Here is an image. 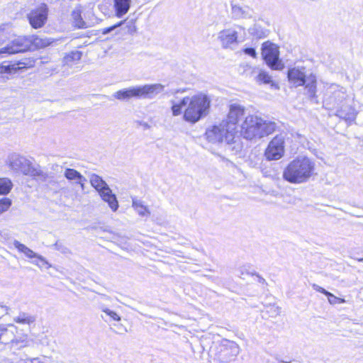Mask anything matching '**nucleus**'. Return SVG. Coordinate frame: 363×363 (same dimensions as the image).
<instances>
[{"label":"nucleus","mask_w":363,"mask_h":363,"mask_svg":"<svg viewBox=\"0 0 363 363\" xmlns=\"http://www.w3.org/2000/svg\"><path fill=\"white\" fill-rule=\"evenodd\" d=\"M133 207L141 216H148L150 215V211L148 208L143 204V202L136 199H133Z\"/></svg>","instance_id":"c85d7f7f"},{"label":"nucleus","mask_w":363,"mask_h":363,"mask_svg":"<svg viewBox=\"0 0 363 363\" xmlns=\"http://www.w3.org/2000/svg\"><path fill=\"white\" fill-rule=\"evenodd\" d=\"M119 27H121L125 33L133 34L136 32V26L135 23L133 20H131L129 21H121L120 23H118L113 26L104 28L101 30V33L102 34L106 35L116 30Z\"/></svg>","instance_id":"a211bd4d"},{"label":"nucleus","mask_w":363,"mask_h":363,"mask_svg":"<svg viewBox=\"0 0 363 363\" xmlns=\"http://www.w3.org/2000/svg\"><path fill=\"white\" fill-rule=\"evenodd\" d=\"M48 7L45 4H41L27 14L30 25L35 29L43 27L48 21Z\"/></svg>","instance_id":"9b49d317"},{"label":"nucleus","mask_w":363,"mask_h":363,"mask_svg":"<svg viewBox=\"0 0 363 363\" xmlns=\"http://www.w3.org/2000/svg\"><path fill=\"white\" fill-rule=\"evenodd\" d=\"M238 34L233 28L224 29L218 33V39L221 46L225 48H231V46L238 43Z\"/></svg>","instance_id":"2eb2a0df"},{"label":"nucleus","mask_w":363,"mask_h":363,"mask_svg":"<svg viewBox=\"0 0 363 363\" xmlns=\"http://www.w3.org/2000/svg\"><path fill=\"white\" fill-rule=\"evenodd\" d=\"M335 116L346 121H354L357 117V111L352 105L346 104V101L342 103L338 108H335Z\"/></svg>","instance_id":"f3484780"},{"label":"nucleus","mask_w":363,"mask_h":363,"mask_svg":"<svg viewBox=\"0 0 363 363\" xmlns=\"http://www.w3.org/2000/svg\"><path fill=\"white\" fill-rule=\"evenodd\" d=\"M81 13L82 12L79 9H75L72 11L71 14L75 26L79 28H84L86 25L85 22L82 19Z\"/></svg>","instance_id":"2f4dec72"},{"label":"nucleus","mask_w":363,"mask_h":363,"mask_svg":"<svg viewBox=\"0 0 363 363\" xmlns=\"http://www.w3.org/2000/svg\"><path fill=\"white\" fill-rule=\"evenodd\" d=\"M249 33L251 35L256 38H264L267 37L268 30L263 29L260 26L255 24L249 28Z\"/></svg>","instance_id":"c756f323"},{"label":"nucleus","mask_w":363,"mask_h":363,"mask_svg":"<svg viewBox=\"0 0 363 363\" xmlns=\"http://www.w3.org/2000/svg\"><path fill=\"white\" fill-rule=\"evenodd\" d=\"M346 89L336 84H330L326 89L323 105L325 108L333 110L347 101Z\"/></svg>","instance_id":"6e6552de"},{"label":"nucleus","mask_w":363,"mask_h":363,"mask_svg":"<svg viewBox=\"0 0 363 363\" xmlns=\"http://www.w3.org/2000/svg\"><path fill=\"white\" fill-rule=\"evenodd\" d=\"M284 138L281 135L275 136L269 143L264 155L267 160H277L284 153Z\"/></svg>","instance_id":"f8f14e48"},{"label":"nucleus","mask_w":363,"mask_h":363,"mask_svg":"<svg viewBox=\"0 0 363 363\" xmlns=\"http://www.w3.org/2000/svg\"><path fill=\"white\" fill-rule=\"evenodd\" d=\"M14 65V69H13V71H16L17 69H19L32 67L34 65V62L33 60L26 59L23 61H20L17 65L18 67H16V65Z\"/></svg>","instance_id":"e433bc0d"},{"label":"nucleus","mask_w":363,"mask_h":363,"mask_svg":"<svg viewBox=\"0 0 363 363\" xmlns=\"http://www.w3.org/2000/svg\"><path fill=\"white\" fill-rule=\"evenodd\" d=\"M244 72H246L250 77H253L255 81L257 84H272L273 82L272 77L264 70L259 69V67H252L248 65L245 66Z\"/></svg>","instance_id":"4468645a"},{"label":"nucleus","mask_w":363,"mask_h":363,"mask_svg":"<svg viewBox=\"0 0 363 363\" xmlns=\"http://www.w3.org/2000/svg\"><path fill=\"white\" fill-rule=\"evenodd\" d=\"M252 274L256 275L257 277V281L259 283L262 284H267L265 279L263 277H260L259 274H257L256 272L252 273Z\"/></svg>","instance_id":"c03bdc74"},{"label":"nucleus","mask_w":363,"mask_h":363,"mask_svg":"<svg viewBox=\"0 0 363 363\" xmlns=\"http://www.w3.org/2000/svg\"><path fill=\"white\" fill-rule=\"evenodd\" d=\"M189 101V97L186 96L182 100L176 104H173L172 106V114L174 116H179L182 113V109L184 106H186Z\"/></svg>","instance_id":"72a5a7b5"},{"label":"nucleus","mask_w":363,"mask_h":363,"mask_svg":"<svg viewBox=\"0 0 363 363\" xmlns=\"http://www.w3.org/2000/svg\"><path fill=\"white\" fill-rule=\"evenodd\" d=\"M0 306L1 308H4L6 314H9V307H7L6 306H3V305H0Z\"/></svg>","instance_id":"de8ad7c7"},{"label":"nucleus","mask_w":363,"mask_h":363,"mask_svg":"<svg viewBox=\"0 0 363 363\" xmlns=\"http://www.w3.org/2000/svg\"><path fill=\"white\" fill-rule=\"evenodd\" d=\"M55 250L61 252L63 254H67L69 252V249L65 246L62 242L57 241L54 245Z\"/></svg>","instance_id":"4c0bfd02"},{"label":"nucleus","mask_w":363,"mask_h":363,"mask_svg":"<svg viewBox=\"0 0 363 363\" xmlns=\"http://www.w3.org/2000/svg\"><path fill=\"white\" fill-rule=\"evenodd\" d=\"M164 86L161 84H145L138 86V98L154 99L157 94L163 91Z\"/></svg>","instance_id":"dca6fc26"},{"label":"nucleus","mask_w":363,"mask_h":363,"mask_svg":"<svg viewBox=\"0 0 363 363\" xmlns=\"http://www.w3.org/2000/svg\"><path fill=\"white\" fill-rule=\"evenodd\" d=\"M262 55L267 65L272 69L281 70L284 65L279 59V48L274 43L265 42L262 44Z\"/></svg>","instance_id":"1a4fd4ad"},{"label":"nucleus","mask_w":363,"mask_h":363,"mask_svg":"<svg viewBox=\"0 0 363 363\" xmlns=\"http://www.w3.org/2000/svg\"><path fill=\"white\" fill-rule=\"evenodd\" d=\"M36 317L25 312H20L16 317L13 318V321L21 325L33 324L35 322Z\"/></svg>","instance_id":"bb28decb"},{"label":"nucleus","mask_w":363,"mask_h":363,"mask_svg":"<svg viewBox=\"0 0 363 363\" xmlns=\"http://www.w3.org/2000/svg\"><path fill=\"white\" fill-rule=\"evenodd\" d=\"M239 352V346L235 342H227L219 346L215 358L220 363H230L235 359Z\"/></svg>","instance_id":"9d476101"},{"label":"nucleus","mask_w":363,"mask_h":363,"mask_svg":"<svg viewBox=\"0 0 363 363\" xmlns=\"http://www.w3.org/2000/svg\"><path fill=\"white\" fill-rule=\"evenodd\" d=\"M211 100L203 94H199L189 97L187 107L184 113V119L189 123H195L205 117L210 108Z\"/></svg>","instance_id":"20e7f679"},{"label":"nucleus","mask_w":363,"mask_h":363,"mask_svg":"<svg viewBox=\"0 0 363 363\" xmlns=\"http://www.w3.org/2000/svg\"><path fill=\"white\" fill-rule=\"evenodd\" d=\"M11 200L9 198H2L0 199V215L6 211L11 206Z\"/></svg>","instance_id":"c9c22d12"},{"label":"nucleus","mask_w":363,"mask_h":363,"mask_svg":"<svg viewBox=\"0 0 363 363\" xmlns=\"http://www.w3.org/2000/svg\"><path fill=\"white\" fill-rule=\"evenodd\" d=\"M244 116L245 107L239 104L234 103L230 105L227 120L223 121L228 123V126H232L233 131H236V124Z\"/></svg>","instance_id":"ddd939ff"},{"label":"nucleus","mask_w":363,"mask_h":363,"mask_svg":"<svg viewBox=\"0 0 363 363\" xmlns=\"http://www.w3.org/2000/svg\"><path fill=\"white\" fill-rule=\"evenodd\" d=\"M113 3L116 16L121 17L129 11L131 0H113Z\"/></svg>","instance_id":"393cba45"},{"label":"nucleus","mask_w":363,"mask_h":363,"mask_svg":"<svg viewBox=\"0 0 363 363\" xmlns=\"http://www.w3.org/2000/svg\"><path fill=\"white\" fill-rule=\"evenodd\" d=\"M269 310L268 312H270L272 313V316H276L279 314L280 313V308L275 306H270Z\"/></svg>","instance_id":"a19ab883"},{"label":"nucleus","mask_w":363,"mask_h":363,"mask_svg":"<svg viewBox=\"0 0 363 363\" xmlns=\"http://www.w3.org/2000/svg\"><path fill=\"white\" fill-rule=\"evenodd\" d=\"M327 296H328L329 303L331 304L337 303V301L339 300V298L337 297H336L335 296L332 294L330 292H329V294L327 295Z\"/></svg>","instance_id":"79ce46f5"},{"label":"nucleus","mask_w":363,"mask_h":363,"mask_svg":"<svg viewBox=\"0 0 363 363\" xmlns=\"http://www.w3.org/2000/svg\"><path fill=\"white\" fill-rule=\"evenodd\" d=\"M89 182L92 187H94L99 194L109 188L106 182L100 176L96 174H90L89 175Z\"/></svg>","instance_id":"b1692460"},{"label":"nucleus","mask_w":363,"mask_h":363,"mask_svg":"<svg viewBox=\"0 0 363 363\" xmlns=\"http://www.w3.org/2000/svg\"><path fill=\"white\" fill-rule=\"evenodd\" d=\"M64 176L67 179L73 181L74 183L86 181V178L74 169L66 168Z\"/></svg>","instance_id":"cd10ccee"},{"label":"nucleus","mask_w":363,"mask_h":363,"mask_svg":"<svg viewBox=\"0 0 363 363\" xmlns=\"http://www.w3.org/2000/svg\"><path fill=\"white\" fill-rule=\"evenodd\" d=\"M14 69V65H0V74L4 73H11Z\"/></svg>","instance_id":"58836bf2"},{"label":"nucleus","mask_w":363,"mask_h":363,"mask_svg":"<svg viewBox=\"0 0 363 363\" xmlns=\"http://www.w3.org/2000/svg\"><path fill=\"white\" fill-rule=\"evenodd\" d=\"M28 343V335L24 334L18 337H13V340L11 343V347H17L18 349L26 347Z\"/></svg>","instance_id":"473e14b6"},{"label":"nucleus","mask_w":363,"mask_h":363,"mask_svg":"<svg viewBox=\"0 0 363 363\" xmlns=\"http://www.w3.org/2000/svg\"><path fill=\"white\" fill-rule=\"evenodd\" d=\"M313 289H315L317 291H319L325 295H328L329 294V291H326L325 289L316 285V284H314L313 286Z\"/></svg>","instance_id":"37998d69"},{"label":"nucleus","mask_w":363,"mask_h":363,"mask_svg":"<svg viewBox=\"0 0 363 363\" xmlns=\"http://www.w3.org/2000/svg\"><path fill=\"white\" fill-rule=\"evenodd\" d=\"M101 296H102V297H104V298L105 299H106V300L109 299V297L106 296V295H104V294H102V295H101Z\"/></svg>","instance_id":"09e8293b"},{"label":"nucleus","mask_w":363,"mask_h":363,"mask_svg":"<svg viewBox=\"0 0 363 363\" xmlns=\"http://www.w3.org/2000/svg\"><path fill=\"white\" fill-rule=\"evenodd\" d=\"M17 330V327L13 324L0 325V342L3 344L11 343Z\"/></svg>","instance_id":"6ab92c4d"},{"label":"nucleus","mask_w":363,"mask_h":363,"mask_svg":"<svg viewBox=\"0 0 363 363\" xmlns=\"http://www.w3.org/2000/svg\"><path fill=\"white\" fill-rule=\"evenodd\" d=\"M82 52L78 50H73L69 53H67L63 57V65L67 66H72L73 65L77 64L82 58Z\"/></svg>","instance_id":"a878e982"},{"label":"nucleus","mask_w":363,"mask_h":363,"mask_svg":"<svg viewBox=\"0 0 363 363\" xmlns=\"http://www.w3.org/2000/svg\"><path fill=\"white\" fill-rule=\"evenodd\" d=\"M253 10L247 6L232 5V15L235 19L251 18L253 17Z\"/></svg>","instance_id":"aec40b11"},{"label":"nucleus","mask_w":363,"mask_h":363,"mask_svg":"<svg viewBox=\"0 0 363 363\" xmlns=\"http://www.w3.org/2000/svg\"><path fill=\"white\" fill-rule=\"evenodd\" d=\"M13 187V183L9 178H0V195L8 194Z\"/></svg>","instance_id":"7c9ffc66"},{"label":"nucleus","mask_w":363,"mask_h":363,"mask_svg":"<svg viewBox=\"0 0 363 363\" xmlns=\"http://www.w3.org/2000/svg\"><path fill=\"white\" fill-rule=\"evenodd\" d=\"M13 245L16 249H18L19 252H23L27 257L37 258L38 259L41 261L43 263V264H48V262L45 257L34 252L32 250L28 248L25 245L21 243L19 241L15 240L13 241Z\"/></svg>","instance_id":"412c9836"},{"label":"nucleus","mask_w":363,"mask_h":363,"mask_svg":"<svg viewBox=\"0 0 363 363\" xmlns=\"http://www.w3.org/2000/svg\"><path fill=\"white\" fill-rule=\"evenodd\" d=\"M6 164L10 169L16 173L23 174V175L30 176L42 181H45L48 177L46 173L43 172L38 167H35L30 160L16 152L8 155Z\"/></svg>","instance_id":"7ed1b4c3"},{"label":"nucleus","mask_w":363,"mask_h":363,"mask_svg":"<svg viewBox=\"0 0 363 363\" xmlns=\"http://www.w3.org/2000/svg\"><path fill=\"white\" fill-rule=\"evenodd\" d=\"M84 182L85 181H82L81 182H76L75 184H79L82 190H84Z\"/></svg>","instance_id":"49530a36"},{"label":"nucleus","mask_w":363,"mask_h":363,"mask_svg":"<svg viewBox=\"0 0 363 363\" xmlns=\"http://www.w3.org/2000/svg\"><path fill=\"white\" fill-rule=\"evenodd\" d=\"M100 309L101 311L105 313L107 315H108L112 320L116 321H120L121 317L118 315L115 311L110 310L104 306H100Z\"/></svg>","instance_id":"f704fd0d"},{"label":"nucleus","mask_w":363,"mask_h":363,"mask_svg":"<svg viewBox=\"0 0 363 363\" xmlns=\"http://www.w3.org/2000/svg\"><path fill=\"white\" fill-rule=\"evenodd\" d=\"M237 131H233V127L228 126V123L222 121L218 125H213L206 131V139L212 143H225L230 150L238 151L240 150L239 143L235 141Z\"/></svg>","instance_id":"39448f33"},{"label":"nucleus","mask_w":363,"mask_h":363,"mask_svg":"<svg viewBox=\"0 0 363 363\" xmlns=\"http://www.w3.org/2000/svg\"><path fill=\"white\" fill-rule=\"evenodd\" d=\"M113 97L121 101L128 100L132 97L138 98V86L121 89L113 94Z\"/></svg>","instance_id":"5701e85b"},{"label":"nucleus","mask_w":363,"mask_h":363,"mask_svg":"<svg viewBox=\"0 0 363 363\" xmlns=\"http://www.w3.org/2000/svg\"><path fill=\"white\" fill-rule=\"evenodd\" d=\"M101 199L108 204V206L113 211H116L118 208V202L116 196L112 193V190L108 188V190H104L99 194Z\"/></svg>","instance_id":"4be33fe9"},{"label":"nucleus","mask_w":363,"mask_h":363,"mask_svg":"<svg viewBox=\"0 0 363 363\" xmlns=\"http://www.w3.org/2000/svg\"><path fill=\"white\" fill-rule=\"evenodd\" d=\"M4 35V29L0 26V43H4V40L2 38Z\"/></svg>","instance_id":"a18cd8bd"},{"label":"nucleus","mask_w":363,"mask_h":363,"mask_svg":"<svg viewBox=\"0 0 363 363\" xmlns=\"http://www.w3.org/2000/svg\"><path fill=\"white\" fill-rule=\"evenodd\" d=\"M359 261H363V258H362V259H359Z\"/></svg>","instance_id":"8fccbe9b"},{"label":"nucleus","mask_w":363,"mask_h":363,"mask_svg":"<svg viewBox=\"0 0 363 363\" xmlns=\"http://www.w3.org/2000/svg\"><path fill=\"white\" fill-rule=\"evenodd\" d=\"M287 77L289 82L295 87L305 85L306 94L308 95L310 99H312L316 97V77L313 74L307 76L304 67L289 69Z\"/></svg>","instance_id":"0eeeda50"},{"label":"nucleus","mask_w":363,"mask_h":363,"mask_svg":"<svg viewBox=\"0 0 363 363\" xmlns=\"http://www.w3.org/2000/svg\"><path fill=\"white\" fill-rule=\"evenodd\" d=\"M245 54L250 55L254 58L257 57V52L255 48H247L244 49Z\"/></svg>","instance_id":"ea45409f"},{"label":"nucleus","mask_w":363,"mask_h":363,"mask_svg":"<svg viewBox=\"0 0 363 363\" xmlns=\"http://www.w3.org/2000/svg\"><path fill=\"white\" fill-rule=\"evenodd\" d=\"M276 123L262 118L249 115L240 126V135L247 140L261 138L272 134L276 129Z\"/></svg>","instance_id":"f03ea898"},{"label":"nucleus","mask_w":363,"mask_h":363,"mask_svg":"<svg viewBox=\"0 0 363 363\" xmlns=\"http://www.w3.org/2000/svg\"><path fill=\"white\" fill-rule=\"evenodd\" d=\"M42 39L35 35L18 36L12 40L6 46L0 49V55H13L23 52L47 45Z\"/></svg>","instance_id":"423d86ee"},{"label":"nucleus","mask_w":363,"mask_h":363,"mask_svg":"<svg viewBox=\"0 0 363 363\" xmlns=\"http://www.w3.org/2000/svg\"><path fill=\"white\" fill-rule=\"evenodd\" d=\"M315 170L314 162L308 157L299 156L291 161L283 172V178L292 184L307 182Z\"/></svg>","instance_id":"f257e3e1"}]
</instances>
